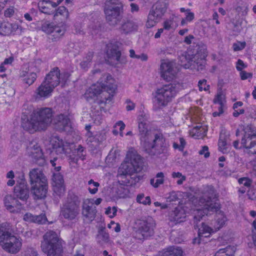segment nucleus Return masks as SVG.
I'll list each match as a JSON object with an SVG mask.
<instances>
[{
    "mask_svg": "<svg viewBox=\"0 0 256 256\" xmlns=\"http://www.w3.org/2000/svg\"><path fill=\"white\" fill-rule=\"evenodd\" d=\"M215 197L214 190L212 186H208L206 192L204 196L200 197L198 200V206L200 208L194 210V222L196 223V226L198 228V238L194 240V243H200L202 237H208L212 230L204 223L202 224L200 228L197 225L202 216L208 215L209 212H217L220 208V204L214 202L212 200Z\"/></svg>",
    "mask_w": 256,
    "mask_h": 256,
    "instance_id": "nucleus-1",
    "label": "nucleus"
},
{
    "mask_svg": "<svg viewBox=\"0 0 256 256\" xmlns=\"http://www.w3.org/2000/svg\"><path fill=\"white\" fill-rule=\"evenodd\" d=\"M52 121V110L48 108H42L34 110L30 119L23 122L22 126L30 133L44 130Z\"/></svg>",
    "mask_w": 256,
    "mask_h": 256,
    "instance_id": "nucleus-2",
    "label": "nucleus"
},
{
    "mask_svg": "<svg viewBox=\"0 0 256 256\" xmlns=\"http://www.w3.org/2000/svg\"><path fill=\"white\" fill-rule=\"evenodd\" d=\"M0 246L4 251L10 254L18 253L22 248V240L12 234L8 223L0 224Z\"/></svg>",
    "mask_w": 256,
    "mask_h": 256,
    "instance_id": "nucleus-3",
    "label": "nucleus"
},
{
    "mask_svg": "<svg viewBox=\"0 0 256 256\" xmlns=\"http://www.w3.org/2000/svg\"><path fill=\"white\" fill-rule=\"evenodd\" d=\"M81 200L73 192H69L60 208V216L68 221L76 220L80 214Z\"/></svg>",
    "mask_w": 256,
    "mask_h": 256,
    "instance_id": "nucleus-4",
    "label": "nucleus"
},
{
    "mask_svg": "<svg viewBox=\"0 0 256 256\" xmlns=\"http://www.w3.org/2000/svg\"><path fill=\"white\" fill-rule=\"evenodd\" d=\"M40 247L47 256H61L63 252L62 240L53 230L48 231L43 236Z\"/></svg>",
    "mask_w": 256,
    "mask_h": 256,
    "instance_id": "nucleus-5",
    "label": "nucleus"
},
{
    "mask_svg": "<svg viewBox=\"0 0 256 256\" xmlns=\"http://www.w3.org/2000/svg\"><path fill=\"white\" fill-rule=\"evenodd\" d=\"M147 140L141 144L144 150L150 156H158L168 152V147L162 134L156 133L150 136Z\"/></svg>",
    "mask_w": 256,
    "mask_h": 256,
    "instance_id": "nucleus-6",
    "label": "nucleus"
},
{
    "mask_svg": "<svg viewBox=\"0 0 256 256\" xmlns=\"http://www.w3.org/2000/svg\"><path fill=\"white\" fill-rule=\"evenodd\" d=\"M178 92V85L174 84H165L157 89L154 98V106L158 109L166 106L176 96Z\"/></svg>",
    "mask_w": 256,
    "mask_h": 256,
    "instance_id": "nucleus-7",
    "label": "nucleus"
},
{
    "mask_svg": "<svg viewBox=\"0 0 256 256\" xmlns=\"http://www.w3.org/2000/svg\"><path fill=\"white\" fill-rule=\"evenodd\" d=\"M196 52L190 58H185L188 60L187 63L183 64L185 68L196 70L197 71L202 70L205 68V58L208 56L206 46L200 44L196 46Z\"/></svg>",
    "mask_w": 256,
    "mask_h": 256,
    "instance_id": "nucleus-8",
    "label": "nucleus"
},
{
    "mask_svg": "<svg viewBox=\"0 0 256 256\" xmlns=\"http://www.w3.org/2000/svg\"><path fill=\"white\" fill-rule=\"evenodd\" d=\"M103 91L102 96H104V100H100L102 103H108L112 101L114 93L116 86L115 84V80L108 74H106L99 80L97 84Z\"/></svg>",
    "mask_w": 256,
    "mask_h": 256,
    "instance_id": "nucleus-9",
    "label": "nucleus"
},
{
    "mask_svg": "<svg viewBox=\"0 0 256 256\" xmlns=\"http://www.w3.org/2000/svg\"><path fill=\"white\" fill-rule=\"evenodd\" d=\"M167 7V4L165 2L158 1L156 2L149 12L146 26L150 28L158 23L166 12Z\"/></svg>",
    "mask_w": 256,
    "mask_h": 256,
    "instance_id": "nucleus-10",
    "label": "nucleus"
},
{
    "mask_svg": "<svg viewBox=\"0 0 256 256\" xmlns=\"http://www.w3.org/2000/svg\"><path fill=\"white\" fill-rule=\"evenodd\" d=\"M126 158L130 162L124 164L122 168L124 170L123 172L125 174L132 175L135 172H140L143 166L142 160L141 156L134 150H129Z\"/></svg>",
    "mask_w": 256,
    "mask_h": 256,
    "instance_id": "nucleus-11",
    "label": "nucleus"
},
{
    "mask_svg": "<svg viewBox=\"0 0 256 256\" xmlns=\"http://www.w3.org/2000/svg\"><path fill=\"white\" fill-rule=\"evenodd\" d=\"M155 226L154 220L150 216L138 220V228L134 232L135 238L142 240L152 236Z\"/></svg>",
    "mask_w": 256,
    "mask_h": 256,
    "instance_id": "nucleus-12",
    "label": "nucleus"
},
{
    "mask_svg": "<svg viewBox=\"0 0 256 256\" xmlns=\"http://www.w3.org/2000/svg\"><path fill=\"white\" fill-rule=\"evenodd\" d=\"M233 146L236 148H240L243 146L244 152L249 155L256 154V134L254 133L246 134L242 138L241 142V146H239L238 140H235L233 142Z\"/></svg>",
    "mask_w": 256,
    "mask_h": 256,
    "instance_id": "nucleus-13",
    "label": "nucleus"
},
{
    "mask_svg": "<svg viewBox=\"0 0 256 256\" xmlns=\"http://www.w3.org/2000/svg\"><path fill=\"white\" fill-rule=\"evenodd\" d=\"M28 155L30 156L34 161L40 166H44L46 160L44 156L42 150L38 143L34 140L30 142L26 148Z\"/></svg>",
    "mask_w": 256,
    "mask_h": 256,
    "instance_id": "nucleus-14",
    "label": "nucleus"
},
{
    "mask_svg": "<svg viewBox=\"0 0 256 256\" xmlns=\"http://www.w3.org/2000/svg\"><path fill=\"white\" fill-rule=\"evenodd\" d=\"M104 12L108 23L111 26H116L121 20L124 9L114 8L111 6H104Z\"/></svg>",
    "mask_w": 256,
    "mask_h": 256,
    "instance_id": "nucleus-15",
    "label": "nucleus"
},
{
    "mask_svg": "<svg viewBox=\"0 0 256 256\" xmlns=\"http://www.w3.org/2000/svg\"><path fill=\"white\" fill-rule=\"evenodd\" d=\"M14 195L22 200L26 201L29 197V188L24 174L20 177L14 188Z\"/></svg>",
    "mask_w": 256,
    "mask_h": 256,
    "instance_id": "nucleus-16",
    "label": "nucleus"
},
{
    "mask_svg": "<svg viewBox=\"0 0 256 256\" xmlns=\"http://www.w3.org/2000/svg\"><path fill=\"white\" fill-rule=\"evenodd\" d=\"M103 91L98 84H92L86 91L84 94L85 99L90 102H94L98 104H102L100 100H104L102 96Z\"/></svg>",
    "mask_w": 256,
    "mask_h": 256,
    "instance_id": "nucleus-17",
    "label": "nucleus"
},
{
    "mask_svg": "<svg viewBox=\"0 0 256 256\" xmlns=\"http://www.w3.org/2000/svg\"><path fill=\"white\" fill-rule=\"evenodd\" d=\"M174 63L168 60H163L160 66V76L164 80L170 81L174 78L176 74Z\"/></svg>",
    "mask_w": 256,
    "mask_h": 256,
    "instance_id": "nucleus-18",
    "label": "nucleus"
},
{
    "mask_svg": "<svg viewBox=\"0 0 256 256\" xmlns=\"http://www.w3.org/2000/svg\"><path fill=\"white\" fill-rule=\"evenodd\" d=\"M29 182L31 186L38 184H46L47 178L42 169L34 168L31 170L28 174Z\"/></svg>",
    "mask_w": 256,
    "mask_h": 256,
    "instance_id": "nucleus-19",
    "label": "nucleus"
},
{
    "mask_svg": "<svg viewBox=\"0 0 256 256\" xmlns=\"http://www.w3.org/2000/svg\"><path fill=\"white\" fill-rule=\"evenodd\" d=\"M60 72L58 68L54 67L48 74L44 80V83L54 88L60 83Z\"/></svg>",
    "mask_w": 256,
    "mask_h": 256,
    "instance_id": "nucleus-20",
    "label": "nucleus"
},
{
    "mask_svg": "<svg viewBox=\"0 0 256 256\" xmlns=\"http://www.w3.org/2000/svg\"><path fill=\"white\" fill-rule=\"evenodd\" d=\"M54 123L60 131L70 132L72 128L71 122L67 116L61 114L54 118Z\"/></svg>",
    "mask_w": 256,
    "mask_h": 256,
    "instance_id": "nucleus-21",
    "label": "nucleus"
},
{
    "mask_svg": "<svg viewBox=\"0 0 256 256\" xmlns=\"http://www.w3.org/2000/svg\"><path fill=\"white\" fill-rule=\"evenodd\" d=\"M96 207L92 205L90 200H84L82 206V214L90 222H92L96 218Z\"/></svg>",
    "mask_w": 256,
    "mask_h": 256,
    "instance_id": "nucleus-22",
    "label": "nucleus"
},
{
    "mask_svg": "<svg viewBox=\"0 0 256 256\" xmlns=\"http://www.w3.org/2000/svg\"><path fill=\"white\" fill-rule=\"evenodd\" d=\"M52 181L54 192L57 195L61 196L65 191L64 186V180L60 172L54 173Z\"/></svg>",
    "mask_w": 256,
    "mask_h": 256,
    "instance_id": "nucleus-23",
    "label": "nucleus"
},
{
    "mask_svg": "<svg viewBox=\"0 0 256 256\" xmlns=\"http://www.w3.org/2000/svg\"><path fill=\"white\" fill-rule=\"evenodd\" d=\"M148 124L146 120H143L138 122L139 135L141 144L148 140L150 136H153L156 134L148 130Z\"/></svg>",
    "mask_w": 256,
    "mask_h": 256,
    "instance_id": "nucleus-24",
    "label": "nucleus"
},
{
    "mask_svg": "<svg viewBox=\"0 0 256 256\" xmlns=\"http://www.w3.org/2000/svg\"><path fill=\"white\" fill-rule=\"evenodd\" d=\"M54 90L52 86L42 82L35 91L36 98L40 100L47 98L51 95Z\"/></svg>",
    "mask_w": 256,
    "mask_h": 256,
    "instance_id": "nucleus-25",
    "label": "nucleus"
},
{
    "mask_svg": "<svg viewBox=\"0 0 256 256\" xmlns=\"http://www.w3.org/2000/svg\"><path fill=\"white\" fill-rule=\"evenodd\" d=\"M48 182L46 184H38L31 186V192L34 199H42L46 196L48 192Z\"/></svg>",
    "mask_w": 256,
    "mask_h": 256,
    "instance_id": "nucleus-26",
    "label": "nucleus"
},
{
    "mask_svg": "<svg viewBox=\"0 0 256 256\" xmlns=\"http://www.w3.org/2000/svg\"><path fill=\"white\" fill-rule=\"evenodd\" d=\"M58 6L56 2L51 0H40L38 2L39 10L46 14H52L54 12V8Z\"/></svg>",
    "mask_w": 256,
    "mask_h": 256,
    "instance_id": "nucleus-27",
    "label": "nucleus"
},
{
    "mask_svg": "<svg viewBox=\"0 0 256 256\" xmlns=\"http://www.w3.org/2000/svg\"><path fill=\"white\" fill-rule=\"evenodd\" d=\"M140 24L134 20H128L121 25L120 30L124 34H130L138 30Z\"/></svg>",
    "mask_w": 256,
    "mask_h": 256,
    "instance_id": "nucleus-28",
    "label": "nucleus"
},
{
    "mask_svg": "<svg viewBox=\"0 0 256 256\" xmlns=\"http://www.w3.org/2000/svg\"><path fill=\"white\" fill-rule=\"evenodd\" d=\"M186 217V214L184 210L182 208H176L170 214V221L178 224L184 222Z\"/></svg>",
    "mask_w": 256,
    "mask_h": 256,
    "instance_id": "nucleus-29",
    "label": "nucleus"
},
{
    "mask_svg": "<svg viewBox=\"0 0 256 256\" xmlns=\"http://www.w3.org/2000/svg\"><path fill=\"white\" fill-rule=\"evenodd\" d=\"M18 202V200L15 198H13L10 195H7L4 198V204L6 209L11 212H17L15 208H14V206L15 204Z\"/></svg>",
    "mask_w": 256,
    "mask_h": 256,
    "instance_id": "nucleus-30",
    "label": "nucleus"
},
{
    "mask_svg": "<svg viewBox=\"0 0 256 256\" xmlns=\"http://www.w3.org/2000/svg\"><path fill=\"white\" fill-rule=\"evenodd\" d=\"M190 134L195 138L199 139L206 135V130L202 125H198L194 127L190 132Z\"/></svg>",
    "mask_w": 256,
    "mask_h": 256,
    "instance_id": "nucleus-31",
    "label": "nucleus"
},
{
    "mask_svg": "<svg viewBox=\"0 0 256 256\" xmlns=\"http://www.w3.org/2000/svg\"><path fill=\"white\" fill-rule=\"evenodd\" d=\"M20 76L21 77L24 78L23 80L28 86L32 85L37 78L36 73L33 72H28L22 71L20 72Z\"/></svg>",
    "mask_w": 256,
    "mask_h": 256,
    "instance_id": "nucleus-32",
    "label": "nucleus"
},
{
    "mask_svg": "<svg viewBox=\"0 0 256 256\" xmlns=\"http://www.w3.org/2000/svg\"><path fill=\"white\" fill-rule=\"evenodd\" d=\"M164 254L165 256H182V250L178 247L172 246L164 249Z\"/></svg>",
    "mask_w": 256,
    "mask_h": 256,
    "instance_id": "nucleus-33",
    "label": "nucleus"
},
{
    "mask_svg": "<svg viewBox=\"0 0 256 256\" xmlns=\"http://www.w3.org/2000/svg\"><path fill=\"white\" fill-rule=\"evenodd\" d=\"M235 252V248L228 246L225 248H220L217 251L214 256H233Z\"/></svg>",
    "mask_w": 256,
    "mask_h": 256,
    "instance_id": "nucleus-34",
    "label": "nucleus"
},
{
    "mask_svg": "<svg viewBox=\"0 0 256 256\" xmlns=\"http://www.w3.org/2000/svg\"><path fill=\"white\" fill-rule=\"evenodd\" d=\"M164 174L162 172H159L156 176V180L154 178L150 179V184L154 188H157L164 183Z\"/></svg>",
    "mask_w": 256,
    "mask_h": 256,
    "instance_id": "nucleus-35",
    "label": "nucleus"
},
{
    "mask_svg": "<svg viewBox=\"0 0 256 256\" xmlns=\"http://www.w3.org/2000/svg\"><path fill=\"white\" fill-rule=\"evenodd\" d=\"M107 55L109 58L119 62L120 60L121 52L116 46H113L111 48L107 50Z\"/></svg>",
    "mask_w": 256,
    "mask_h": 256,
    "instance_id": "nucleus-36",
    "label": "nucleus"
},
{
    "mask_svg": "<svg viewBox=\"0 0 256 256\" xmlns=\"http://www.w3.org/2000/svg\"><path fill=\"white\" fill-rule=\"evenodd\" d=\"M65 31L66 30L64 25L61 24L60 26H58L55 24L52 34L54 37V38L56 39L63 36Z\"/></svg>",
    "mask_w": 256,
    "mask_h": 256,
    "instance_id": "nucleus-37",
    "label": "nucleus"
},
{
    "mask_svg": "<svg viewBox=\"0 0 256 256\" xmlns=\"http://www.w3.org/2000/svg\"><path fill=\"white\" fill-rule=\"evenodd\" d=\"M10 23L4 22L0 24V35L8 36L11 34Z\"/></svg>",
    "mask_w": 256,
    "mask_h": 256,
    "instance_id": "nucleus-38",
    "label": "nucleus"
},
{
    "mask_svg": "<svg viewBox=\"0 0 256 256\" xmlns=\"http://www.w3.org/2000/svg\"><path fill=\"white\" fill-rule=\"evenodd\" d=\"M108 6L124 9V4L122 0H107L105 3V6Z\"/></svg>",
    "mask_w": 256,
    "mask_h": 256,
    "instance_id": "nucleus-39",
    "label": "nucleus"
},
{
    "mask_svg": "<svg viewBox=\"0 0 256 256\" xmlns=\"http://www.w3.org/2000/svg\"><path fill=\"white\" fill-rule=\"evenodd\" d=\"M109 239L110 236L108 232L104 230H101L98 232V234L97 236V240L99 243L108 242L109 241Z\"/></svg>",
    "mask_w": 256,
    "mask_h": 256,
    "instance_id": "nucleus-40",
    "label": "nucleus"
},
{
    "mask_svg": "<svg viewBox=\"0 0 256 256\" xmlns=\"http://www.w3.org/2000/svg\"><path fill=\"white\" fill-rule=\"evenodd\" d=\"M106 134L104 132H101L97 134L95 137V141L97 142H98V144L96 145V149L98 148H101V147L100 146V145H102V142L106 140Z\"/></svg>",
    "mask_w": 256,
    "mask_h": 256,
    "instance_id": "nucleus-41",
    "label": "nucleus"
},
{
    "mask_svg": "<svg viewBox=\"0 0 256 256\" xmlns=\"http://www.w3.org/2000/svg\"><path fill=\"white\" fill-rule=\"evenodd\" d=\"M172 177L174 178H178L176 183L178 185L182 184L186 180V176L180 172H172Z\"/></svg>",
    "mask_w": 256,
    "mask_h": 256,
    "instance_id": "nucleus-42",
    "label": "nucleus"
},
{
    "mask_svg": "<svg viewBox=\"0 0 256 256\" xmlns=\"http://www.w3.org/2000/svg\"><path fill=\"white\" fill-rule=\"evenodd\" d=\"M60 15L63 16L65 18H68V12L66 8L63 6L58 8L54 14V17L58 16Z\"/></svg>",
    "mask_w": 256,
    "mask_h": 256,
    "instance_id": "nucleus-43",
    "label": "nucleus"
},
{
    "mask_svg": "<svg viewBox=\"0 0 256 256\" xmlns=\"http://www.w3.org/2000/svg\"><path fill=\"white\" fill-rule=\"evenodd\" d=\"M136 201L137 202L142 204L144 205L150 204L151 203L150 196L144 197V194H140L138 195L136 198Z\"/></svg>",
    "mask_w": 256,
    "mask_h": 256,
    "instance_id": "nucleus-44",
    "label": "nucleus"
},
{
    "mask_svg": "<svg viewBox=\"0 0 256 256\" xmlns=\"http://www.w3.org/2000/svg\"><path fill=\"white\" fill-rule=\"evenodd\" d=\"M55 24L54 23H44L42 26V30L48 34H52Z\"/></svg>",
    "mask_w": 256,
    "mask_h": 256,
    "instance_id": "nucleus-45",
    "label": "nucleus"
},
{
    "mask_svg": "<svg viewBox=\"0 0 256 256\" xmlns=\"http://www.w3.org/2000/svg\"><path fill=\"white\" fill-rule=\"evenodd\" d=\"M218 148L223 153H225L227 151L226 142L225 140L224 137L222 138V136L220 137L218 143Z\"/></svg>",
    "mask_w": 256,
    "mask_h": 256,
    "instance_id": "nucleus-46",
    "label": "nucleus"
},
{
    "mask_svg": "<svg viewBox=\"0 0 256 256\" xmlns=\"http://www.w3.org/2000/svg\"><path fill=\"white\" fill-rule=\"evenodd\" d=\"M226 220V217L224 216V214L222 212H218L216 215V221L218 225V228L222 226L224 224Z\"/></svg>",
    "mask_w": 256,
    "mask_h": 256,
    "instance_id": "nucleus-47",
    "label": "nucleus"
},
{
    "mask_svg": "<svg viewBox=\"0 0 256 256\" xmlns=\"http://www.w3.org/2000/svg\"><path fill=\"white\" fill-rule=\"evenodd\" d=\"M10 30H11V34L15 33L16 34H20L23 32V28L17 24H10Z\"/></svg>",
    "mask_w": 256,
    "mask_h": 256,
    "instance_id": "nucleus-48",
    "label": "nucleus"
},
{
    "mask_svg": "<svg viewBox=\"0 0 256 256\" xmlns=\"http://www.w3.org/2000/svg\"><path fill=\"white\" fill-rule=\"evenodd\" d=\"M88 184L90 185L92 184V186H94V188L90 187L88 188L90 192L92 194H96L98 190V188L100 186V184L98 182H94L93 180H90L88 182Z\"/></svg>",
    "mask_w": 256,
    "mask_h": 256,
    "instance_id": "nucleus-49",
    "label": "nucleus"
},
{
    "mask_svg": "<svg viewBox=\"0 0 256 256\" xmlns=\"http://www.w3.org/2000/svg\"><path fill=\"white\" fill-rule=\"evenodd\" d=\"M74 152H77L78 156L82 160L84 159V157L86 154V150L81 145H79L77 148L74 149Z\"/></svg>",
    "mask_w": 256,
    "mask_h": 256,
    "instance_id": "nucleus-50",
    "label": "nucleus"
},
{
    "mask_svg": "<svg viewBox=\"0 0 256 256\" xmlns=\"http://www.w3.org/2000/svg\"><path fill=\"white\" fill-rule=\"evenodd\" d=\"M246 46L245 42H238L234 43L232 45V48L234 51H239L243 50Z\"/></svg>",
    "mask_w": 256,
    "mask_h": 256,
    "instance_id": "nucleus-51",
    "label": "nucleus"
},
{
    "mask_svg": "<svg viewBox=\"0 0 256 256\" xmlns=\"http://www.w3.org/2000/svg\"><path fill=\"white\" fill-rule=\"evenodd\" d=\"M24 256H38V255L34 248L28 247L24 251Z\"/></svg>",
    "mask_w": 256,
    "mask_h": 256,
    "instance_id": "nucleus-52",
    "label": "nucleus"
},
{
    "mask_svg": "<svg viewBox=\"0 0 256 256\" xmlns=\"http://www.w3.org/2000/svg\"><path fill=\"white\" fill-rule=\"evenodd\" d=\"M198 86L200 91L208 90L210 86L206 85V80L203 79L198 82Z\"/></svg>",
    "mask_w": 256,
    "mask_h": 256,
    "instance_id": "nucleus-53",
    "label": "nucleus"
},
{
    "mask_svg": "<svg viewBox=\"0 0 256 256\" xmlns=\"http://www.w3.org/2000/svg\"><path fill=\"white\" fill-rule=\"evenodd\" d=\"M46 218L44 214L34 216V222L38 223V224H43L46 222Z\"/></svg>",
    "mask_w": 256,
    "mask_h": 256,
    "instance_id": "nucleus-54",
    "label": "nucleus"
},
{
    "mask_svg": "<svg viewBox=\"0 0 256 256\" xmlns=\"http://www.w3.org/2000/svg\"><path fill=\"white\" fill-rule=\"evenodd\" d=\"M238 182L240 184H242L247 188L249 187L252 184L250 180L247 178H240L238 180Z\"/></svg>",
    "mask_w": 256,
    "mask_h": 256,
    "instance_id": "nucleus-55",
    "label": "nucleus"
},
{
    "mask_svg": "<svg viewBox=\"0 0 256 256\" xmlns=\"http://www.w3.org/2000/svg\"><path fill=\"white\" fill-rule=\"evenodd\" d=\"M214 102L215 104H218L220 105V108L223 106V96L221 93L218 94L216 98L214 100Z\"/></svg>",
    "mask_w": 256,
    "mask_h": 256,
    "instance_id": "nucleus-56",
    "label": "nucleus"
},
{
    "mask_svg": "<svg viewBox=\"0 0 256 256\" xmlns=\"http://www.w3.org/2000/svg\"><path fill=\"white\" fill-rule=\"evenodd\" d=\"M174 24V22L171 20H167L164 22L163 26L164 30H170L172 28V26Z\"/></svg>",
    "mask_w": 256,
    "mask_h": 256,
    "instance_id": "nucleus-57",
    "label": "nucleus"
},
{
    "mask_svg": "<svg viewBox=\"0 0 256 256\" xmlns=\"http://www.w3.org/2000/svg\"><path fill=\"white\" fill-rule=\"evenodd\" d=\"M178 199L177 195L176 193L174 192H172L170 194L169 196L167 198V202H174Z\"/></svg>",
    "mask_w": 256,
    "mask_h": 256,
    "instance_id": "nucleus-58",
    "label": "nucleus"
},
{
    "mask_svg": "<svg viewBox=\"0 0 256 256\" xmlns=\"http://www.w3.org/2000/svg\"><path fill=\"white\" fill-rule=\"evenodd\" d=\"M34 216L30 213H26L24 216V220L29 222H34Z\"/></svg>",
    "mask_w": 256,
    "mask_h": 256,
    "instance_id": "nucleus-59",
    "label": "nucleus"
},
{
    "mask_svg": "<svg viewBox=\"0 0 256 256\" xmlns=\"http://www.w3.org/2000/svg\"><path fill=\"white\" fill-rule=\"evenodd\" d=\"M208 147L207 146H204L202 150H200V154H204L206 158H208L210 156V152H208Z\"/></svg>",
    "mask_w": 256,
    "mask_h": 256,
    "instance_id": "nucleus-60",
    "label": "nucleus"
},
{
    "mask_svg": "<svg viewBox=\"0 0 256 256\" xmlns=\"http://www.w3.org/2000/svg\"><path fill=\"white\" fill-rule=\"evenodd\" d=\"M120 126V135L122 136H123L122 130L125 128V126H126L125 124L122 121L120 120V121L118 122L115 124V126Z\"/></svg>",
    "mask_w": 256,
    "mask_h": 256,
    "instance_id": "nucleus-61",
    "label": "nucleus"
},
{
    "mask_svg": "<svg viewBox=\"0 0 256 256\" xmlns=\"http://www.w3.org/2000/svg\"><path fill=\"white\" fill-rule=\"evenodd\" d=\"M187 13L186 17V20L187 22H190L192 21L194 18V14L192 12H190V10H186Z\"/></svg>",
    "mask_w": 256,
    "mask_h": 256,
    "instance_id": "nucleus-62",
    "label": "nucleus"
},
{
    "mask_svg": "<svg viewBox=\"0 0 256 256\" xmlns=\"http://www.w3.org/2000/svg\"><path fill=\"white\" fill-rule=\"evenodd\" d=\"M244 62L241 60H238L236 63V69L238 71H241L244 68H246Z\"/></svg>",
    "mask_w": 256,
    "mask_h": 256,
    "instance_id": "nucleus-63",
    "label": "nucleus"
},
{
    "mask_svg": "<svg viewBox=\"0 0 256 256\" xmlns=\"http://www.w3.org/2000/svg\"><path fill=\"white\" fill-rule=\"evenodd\" d=\"M130 12L132 13L137 12L140 10V7L138 4L135 3H131L130 4Z\"/></svg>",
    "mask_w": 256,
    "mask_h": 256,
    "instance_id": "nucleus-64",
    "label": "nucleus"
}]
</instances>
